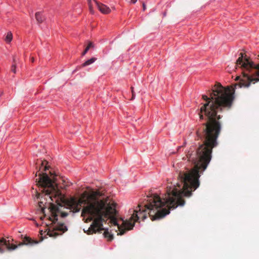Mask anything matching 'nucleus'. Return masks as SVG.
Returning a JSON list of instances; mask_svg holds the SVG:
<instances>
[{"mask_svg": "<svg viewBox=\"0 0 259 259\" xmlns=\"http://www.w3.org/2000/svg\"><path fill=\"white\" fill-rule=\"evenodd\" d=\"M194 166L189 168L185 166L180 170L178 179L181 183L177 185L167 187L166 193L163 198V201L157 194H153L150 197L144 205V209H141L139 205V210H135L128 220L123 221L122 225H119L117 221V210L114 203H108L103 200H98L96 196L97 193L93 192L89 194L87 192H83L79 199L72 197L66 200L64 196L58 189L54 177L51 179L44 171L49 170L50 166L46 163H40V186L45 195L60 206L63 205L68 208L72 211L77 212L80 211L82 204L85 205L81 211V216L88 215V219L93 221L90 227L84 232L88 234H92L96 232L101 233L104 231V237L108 241L113 239V234L108 229L103 227V223L117 226L119 233L117 235H122L127 230L133 229L136 222L140 218L144 221L147 218V210L152 221L163 218L169 213L171 208L174 209L178 206H184L185 201L183 196L189 197L200 185L199 179L200 175L206 168L208 163H195Z\"/></svg>", "mask_w": 259, "mask_h": 259, "instance_id": "obj_1", "label": "nucleus"}, {"mask_svg": "<svg viewBox=\"0 0 259 259\" xmlns=\"http://www.w3.org/2000/svg\"><path fill=\"white\" fill-rule=\"evenodd\" d=\"M41 162H48V161L47 160H44L41 161Z\"/></svg>", "mask_w": 259, "mask_h": 259, "instance_id": "obj_18", "label": "nucleus"}, {"mask_svg": "<svg viewBox=\"0 0 259 259\" xmlns=\"http://www.w3.org/2000/svg\"><path fill=\"white\" fill-rule=\"evenodd\" d=\"M55 230L57 231H62L63 232H65L67 230V229L66 226H65L64 224H61L56 227Z\"/></svg>", "mask_w": 259, "mask_h": 259, "instance_id": "obj_7", "label": "nucleus"}, {"mask_svg": "<svg viewBox=\"0 0 259 259\" xmlns=\"http://www.w3.org/2000/svg\"><path fill=\"white\" fill-rule=\"evenodd\" d=\"M11 71L14 72V73H16V66L15 64H13L11 66Z\"/></svg>", "mask_w": 259, "mask_h": 259, "instance_id": "obj_12", "label": "nucleus"}, {"mask_svg": "<svg viewBox=\"0 0 259 259\" xmlns=\"http://www.w3.org/2000/svg\"><path fill=\"white\" fill-rule=\"evenodd\" d=\"M90 12L93 13L94 6L97 7L98 10L104 14H107L111 12L110 9L106 5L98 2L96 0H88Z\"/></svg>", "mask_w": 259, "mask_h": 259, "instance_id": "obj_4", "label": "nucleus"}, {"mask_svg": "<svg viewBox=\"0 0 259 259\" xmlns=\"http://www.w3.org/2000/svg\"><path fill=\"white\" fill-rule=\"evenodd\" d=\"M236 68L242 70V76H237L235 80H239L238 83L232 85V104L234 99L235 89L237 88H247L251 83H255L259 81V64H254L247 55L240 53L236 62Z\"/></svg>", "mask_w": 259, "mask_h": 259, "instance_id": "obj_2", "label": "nucleus"}, {"mask_svg": "<svg viewBox=\"0 0 259 259\" xmlns=\"http://www.w3.org/2000/svg\"><path fill=\"white\" fill-rule=\"evenodd\" d=\"M49 173L50 174L51 176L53 175V174L52 173V172L51 171H50Z\"/></svg>", "mask_w": 259, "mask_h": 259, "instance_id": "obj_17", "label": "nucleus"}, {"mask_svg": "<svg viewBox=\"0 0 259 259\" xmlns=\"http://www.w3.org/2000/svg\"><path fill=\"white\" fill-rule=\"evenodd\" d=\"M38 206L41 209V212L44 214V217H41L40 219L42 220L45 217L46 214H45V209L46 208L48 207L50 209V211L51 212L52 217H50V220L53 222L58 220V214L57 213L59 211V207L57 205H56L52 202H50L48 204V206H46L44 204L43 201H39L38 202Z\"/></svg>", "mask_w": 259, "mask_h": 259, "instance_id": "obj_3", "label": "nucleus"}, {"mask_svg": "<svg viewBox=\"0 0 259 259\" xmlns=\"http://www.w3.org/2000/svg\"><path fill=\"white\" fill-rule=\"evenodd\" d=\"M91 48H94V44L92 42H89L88 46L82 53V56H84Z\"/></svg>", "mask_w": 259, "mask_h": 259, "instance_id": "obj_9", "label": "nucleus"}, {"mask_svg": "<svg viewBox=\"0 0 259 259\" xmlns=\"http://www.w3.org/2000/svg\"><path fill=\"white\" fill-rule=\"evenodd\" d=\"M67 215H68L67 213H66V212H62V213H61V215H62V217H66Z\"/></svg>", "mask_w": 259, "mask_h": 259, "instance_id": "obj_13", "label": "nucleus"}, {"mask_svg": "<svg viewBox=\"0 0 259 259\" xmlns=\"http://www.w3.org/2000/svg\"><path fill=\"white\" fill-rule=\"evenodd\" d=\"M131 92H132V98H131V100H133L135 98L136 95H135V93L134 90V87H131Z\"/></svg>", "mask_w": 259, "mask_h": 259, "instance_id": "obj_10", "label": "nucleus"}, {"mask_svg": "<svg viewBox=\"0 0 259 259\" xmlns=\"http://www.w3.org/2000/svg\"><path fill=\"white\" fill-rule=\"evenodd\" d=\"M13 37V36L12 32L9 31L5 34L4 40L7 44H10L12 41Z\"/></svg>", "mask_w": 259, "mask_h": 259, "instance_id": "obj_5", "label": "nucleus"}, {"mask_svg": "<svg viewBox=\"0 0 259 259\" xmlns=\"http://www.w3.org/2000/svg\"><path fill=\"white\" fill-rule=\"evenodd\" d=\"M142 6H143V11H145V10L146 9V5L144 3H143Z\"/></svg>", "mask_w": 259, "mask_h": 259, "instance_id": "obj_14", "label": "nucleus"}, {"mask_svg": "<svg viewBox=\"0 0 259 259\" xmlns=\"http://www.w3.org/2000/svg\"><path fill=\"white\" fill-rule=\"evenodd\" d=\"M48 234L49 235V236L51 237L56 236L58 235V234L56 232H50V231L48 232Z\"/></svg>", "mask_w": 259, "mask_h": 259, "instance_id": "obj_11", "label": "nucleus"}, {"mask_svg": "<svg viewBox=\"0 0 259 259\" xmlns=\"http://www.w3.org/2000/svg\"><path fill=\"white\" fill-rule=\"evenodd\" d=\"M96 60H97L96 58L93 57L91 59H89L87 61H86L85 62H84L82 64V66L85 67V66H88V65L93 63L94 62H95Z\"/></svg>", "mask_w": 259, "mask_h": 259, "instance_id": "obj_8", "label": "nucleus"}, {"mask_svg": "<svg viewBox=\"0 0 259 259\" xmlns=\"http://www.w3.org/2000/svg\"><path fill=\"white\" fill-rule=\"evenodd\" d=\"M137 0H131V2L133 4H135L137 2Z\"/></svg>", "mask_w": 259, "mask_h": 259, "instance_id": "obj_15", "label": "nucleus"}, {"mask_svg": "<svg viewBox=\"0 0 259 259\" xmlns=\"http://www.w3.org/2000/svg\"><path fill=\"white\" fill-rule=\"evenodd\" d=\"M31 60L32 62H34V58H33V57H32V58H31Z\"/></svg>", "mask_w": 259, "mask_h": 259, "instance_id": "obj_16", "label": "nucleus"}, {"mask_svg": "<svg viewBox=\"0 0 259 259\" xmlns=\"http://www.w3.org/2000/svg\"><path fill=\"white\" fill-rule=\"evenodd\" d=\"M35 18L37 21L39 23H42L44 20V17L42 16V13L39 12L35 13Z\"/></svg>", "mask_w": 259, "mask_h": 259, "instance_id": "obj_6", "label": "nucleus"}]
</instances>
